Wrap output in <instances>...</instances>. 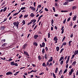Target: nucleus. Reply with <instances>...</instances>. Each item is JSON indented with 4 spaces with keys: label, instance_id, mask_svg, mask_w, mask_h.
I'll return each mask as SVG.
<instances>
[{
    "label": "nucleus",
    "instance_id": "nucleus-47",
    "mask_svg": "<svg viewBox=\"0 0 78 78\" xmlns=\"http://www.w3.org/2000/svg\"><path fill=\"white\" fill-rule=\"evenodd\" d=\"M53 11H54V12H55L56 10H55V8L54 7H53Z\"/></svg>",
    "mask_w": 78,
    "mask_h": 78
},
{
    "label": "nucleus",
    "instance_id": "nucleus-61",
    "mask_svg": "<svg viewBox=\"0 0 78 78\" xmlns=\"http://www.w3.org/2000/svg\"><path fill=\"white\" fill-rule=\"evenodd\" d=\"M15 66H18V64L17 63H15Z\"/></svg>",
    "mask_w": 78,
    "mask_h": 78
},
{
    "label": "nucleus",
    "instance_id": "nucleus-35",
    "mask_svg": "<svg viewBox=\"0 0 78 78\" xmlns=\"http://www.w3.org/2000/svg\"><path fill=\"white\" fill-rule=\"evenodd\" d=\"M66 39V37H64L63 38L62 42H64V41Z\"/></svg>",
    "mask_w": 78,
    "mask_h": 78
},
{
    "label": "nucleus",
    "instance_id": "nucleus-18",
    "mask_svg": "<svg viewBox=\"0 0 78 78\" xmlns=\"http://www.w3.org/2000/svg\"><path fill=\"white\" fill-rule=\"evenodd\" d=\"M42 53L43 54H44L45 53V49H44V48L42 49Z\"/></svg>",
    "mask_w": 78,
    "mask_h": 78
},
{
    "label": "nucleus",
    "instance_id": "nucleus-33",
    "mask_svg": "<svg viewBox=\"0 0 78 78\" xmlns=\"http://www.w3.org/2000/svg\"><path fill=\"white\" fill-rule=\"evenodd\" d=\"M66 19H65L63 22V24H65V23H66Z\"/></svg>",
    "mask_w": 78,
    "mask_h": 78
},
{
    "label": "nucleus",
    "instance_id": "nucleus-37",
    "mask_svg": "<svg viewBox=\"0 0 78 78\" xmlns=\"http://www.w3.org/2000/svg\"><path fill=\"white\" fill-rule=\"evenodd\" d=\"M68 4V2H65L64 3L63 5H66Z\"/></svg>",
    "mask_w": 78,
    "mask_h": 78
},
{
    "label": "nucleus",
    "instance_id": "nucleus-11",
    "mask_svg": "<svg viewBox=\"0 0 78 78\" xmlns=\"http://www.w3.org/2000/svg\"><path fill=\"white\" fill-rule=\"evenodd\" d=\"M58 70V68L56 67L55 70V73H57Z\"/></svg>",
    "mask_w": 78,
    "mask_h": 78
},
{
    "label": "nucleus",
    "instance_id": "nucleus-27",
    "mask_svg": "<svg viewBox=\"0 0 78 78\" xmlns=\"http://www.w3.org/2000/svg\"><path fill=\"white\" fill-rule=\"evenodd\" d=\"M38 58L39 60H41V59H42V58L41 57V56L40 55H39L38 57Z\"/></svg>",
    "mask_w": 78,
    "mask_h": 78
},
{
    "label": "nucleus",
    "instance_id": "nucleus-58",
    "mask_svg": "<svg viewBox=\"0 0 78 78\" xmlns=\"http://www.w3.org/2000/svg\"><path fill=\"white\" fill-rule=\"evenodd\" d=\"M51 24H53L54 22V21L53 20H52L51 21Z\"/></svg>",
    "mask_w": 78,
    "mask_h": 78
},
{
    "label": "nucleus",
    "instance_id": "nucleus-49",
    "mask_svg": "<svg viewBox=\"0 0 78 78\" xmlns=\"http://www.w3.org/2000/svg\"><path fill=\"white\" fill-rule=\"evenodd\" d=\"M22 17H23V15H22V14H21L19 17V18L20 19V18H22Z\"/></svg>",
    "mask_w": 78,
    "mask_h": 78
},
{
    "label": "nucleus",
    "instance_id": "nucleus-8",
    "mask_svg": "<svg viewBox=\"0 0 78 78\" xmlns=\"http://www.w3.org/2000/svg\"><path fill=\"white\" fill-rule=\"evenodd\" d=\"M77 54H78V50L75 51L74 53V55H76Z\"/></svg>",
    "mask_w": 78,
    "mask_h": 78
},
{
    "label": "nucleus",
    "instance_id": "nucleus-23",
    "mask_svg": "<svg viewBox=\"0 0 78 78\" xmlns=\"http://www.w3.org/2000/svg\"><path fill=\"white\" fill-rule=\"evenodd\" d=\"M44 58L47 59L48 58V57H47V55L45 54L44 55Z\"/></svg>",
    "mask_w": 78,
    "mask_h": 78
},
{
    "label": "nucleus",
    "instance_id": "nucleus-30",
    "mask_svg": "<svg viewBox=\"0 0 78 78\" xmlns=\"http://www.w3.org/2000/svg\"><path fill=\"white\" fill-rule=\"evenodd\" d=\"M34 45L35 46H37V43L34 42Z\"/></svg>",
    "mask_w": 78,
    "mask_h": 78
},
{
    "label": "nucleus",
    "instance_id": "nucleus-12",
    "mask_svg": "<svg viewBox=\"0 0 78 78\" xmlns=\"http://www.w3.org/2000/svg\"><path fill=\"white\" fill-rule=\"evenodd\" d=\"M24 53L25 55H26L27 56H29V54H28V53L26 51H24Z\"/></svg>",
    "mask_w": 78,
    "mask_h": 78
},
{
    "label": "nucleus",
    "instance_id": "nucleus-62",
    "mask_svg": "<svg viewBox=\"0 0 78 78\" xmlns=\"http://www.w3.org/2000/svg\"><path fill=\"white\" fill-rule=\"evenodd\" d=\"M0 29L1 30H3V28L2 26L1 27Z\"/></svg>",
    "mask_w": 78,
    "mask_h": 78
},
{
    "label": "nucleus",
    "instance_id": "nucleus-15",
    "mask_svg": "<svg viewBox=\"0 0 78 78\" xmlns=\"http://www.w3.org/2000/svg\"><path fill=\"white\" fill-rule=\"evenodd\" d=\"M37 37H38V35H36L34 36V38L35 39H36Z\"/></svg>",
    "mask_w": 78,
    "mask_h": 78
},
{
    "label": "nucleus",
    "instance_id": "nucleus-63",
    "mask_svg": "<svg viewBox=\"0 0 78 78\" xmlns=\"http://www.w3.org/2000/svg\"><path fill=\"white\" fill-rule=\"evenodd\" d=\"M72 15V12H71L69 13V16H71Z\"/></svg>",
    "mask_w": 78,
    "mask_h": 78
},
{
    "label": "nucleus",
    "instance_id": "nucleus-4",
    "mask_svg": "<svg viewBox=\"0 0 78 78\" xmlns=\"http://www.w3.org/2000/svg\"><path fill=\"white\" fill-rule=\"evenodd\" d=\"M70 57V56H69L67 58V59L66 60V64H68V63L69 62V61Z\"/></svg>",
    "mask_w": 78,
    "mask_h": 78
},
{
    "label": "nucleus",
    "instance_id": "nucleus-17",
    "mask_svg": "<svg viewBox=\"0 0 78 78\" xmlns=\"http://www.w3.org/2000/svg\"><path fill=\"white\" fill-rule=\"evenodd\" d=\"M72 42V41H69V46H71V43Z\"/></svg>",
    "mask_w": 78,
    "mask_h": 78
},
{
    "label": "nucleus",
    "instance_id": "nucleus-41",
    "mask_svg": "<svg viewBox=\"0 0 78 78\" xmlns=\"http://www.w3.org/2000/svg\"><path fill=\"white\" fill-rule=\"evenodd\" d=\"M32 66H33V67H36V65H34L33 63H32Z\"/></svg>",
    "mask_w": 78,
    "mask_h": 78
},
{
    "label": "nucleus",
    "instance_id": "nucleus-31",
    "mask_svg": "<svg viewBox=\"0 0 78 78\" xmlns=\"http://www.w3.org/2000/svg\"><path fill=\"white\" fill-rule=\"evenodd\" d=\"M63 50H64V48H63L62 49H61L60 51V53H61L62 52Z\"/></svg>",
    "mask_w": 78,
    "mask_h": 78
},
{
    "label": "nucleus",
    "instance_id": "nucleus-64",
    "mask_svg": "<svg viewBox=\"0 0 78 78\" xmlns=\"http://www.w3.org/2000/svg\"><path fill=\"white\" fill-rule=\"evenodd\" d=\"M76 75H78V70L77 71Z\"/></svg>",
    "mask_w": 78,
    "mask_h": 78
},
{
    "label": "nucleus",
    "instance_id": "nucleus-5",
    "mask_svg": "<svg viewBox=\"0 0 78 78\" xmlns=\"http://www.w3.org/2000/svg\"><path fill=\"white\" fill-rule=\"evenodd\" d=\"M53 57H51L50 58V59H49L48 61V62H51V61H53Z\"/></svg>",
    "mask_w": 78,
    "mask_h": 78
},
{
    "label": "nucleus",
    "instance_id": "nucleus-32",
    "mask_svg": "<svg viewBox=\"0 0 78 78\" xmlns=\"http://www.w3.org/2000/svg\"><path fill=\"white\" fill-rule=\"evenodd\" d=\"M7 9V8H6V7H5L3 10V12H5V11H6V10Z\"/></svg>",
    "mask_w": 78,
    "mask_h": 78
},
{
    "label": "nucleus",
    "instance_id": "nucleus-43",
    "mask_svg": "<svg viewBox=\"0 0 78 78\" xmlns=\"http://www.w3.org/2000/svg\"><path fill=\"white\" fill-rule=\"evenodd\" d=\"M62 30V31L61 34H63V33H64V29H63Z\"/></svg>",
    "mask_w": 78,
    "mask_h": 78
},
{
    "label": "nucleus",
    "instance_id": "nucleus-34",
    "mask_svg": "<svg viewBox=\"0 0 78 78\" xmlns=\"http://www.w3.org/2000/svg\"><path fill=\"white\" fill-rule=\"evenodd\" d=\"M66 44H67V43H66V42H65L63 43L62 45H66Z\"/></svg>",
    "mask_w": 78,
    "mask_h": 78
},
{
    "label": "nucleus",
    "instance_id": "nucleus-10",
    "mask_svg": "<svg viewBox=\"0 0 78 78\" xmlns=\"http://www.w3.org/2000/svg\"><path fill=\"white\" fill-rule=\"evenodd\" d=\"M34 14L33 13H31L30 14V16L32 17H34Z\"/></svg>",
    "mask_w": 78,
    "mask_h": 78
},
{
    "label": "nucleus",
    "instance_id": "nucleus-60",
    "mask_svg": "<svg viewBox=\"0 0 78 78\" xmlns=\"http://www.w3.org/2000/svg\"><path fill=\"white\" fill-rule=\"evenodd\" d=\"M1 59H2V60H5V59H6V58L4 57V58H2L1 57Z\"/></svg>",
    "mask_w": 78,
    "mask_h": 78
},
{
    "label": "nucleus",
    "instance_id": "nucleus-2",
    "mask_svg": "<svg viewBox=\"0 0 78 78\" xmlns=\"http://www.w3.org/2000/svg\"><path fill=\"white\" fill-rule=\"evenodd\" d=\"M58 38L57 37L55 36L53 40L54 41H55V44H56V43H57L58 42Z\"/></svg>",
    "mask_w": 78,
    "mask_h": 78
},
{
    "label": "nucleus",
    "instance_id": "nucleus-26",
    "mask_svg": "<svg viewBox=\"0 0 78 78\" xmlns=\"http://www.w3.org/2000/svg\"><path fill=\"white\" fill-rule=\"evenodd\" d=\"M19 72H20L19 71L16 72L14 74V75H15V76H16V75H17V73H19Z\"/></svg>",
    "mask_w": 78,
    "mask_h": 78
},
{
    "label": "nucleus",
    "instance_id": "nucleus-55",
    "mask_svg": "<svg viewBox=\"0 0 78 78\" xmlns=\"http://www.w3.org/2000/svg\"><path fill=\"white\" fill-rule=\"evenodd\" d=\"M53 65V63H52L51 62L50 64L49 65V66H52Z\"/></svg>",
    "mask_w": 78,
    "mask_h": 78
},
{
    "label": "nucleus",
    "instance_id": "nucleus-13",
    "mask_svg": "<svg viewBox=\"0 0 78 78\" xmlns=\"http://www.w3.org/2000/svg\"><path fill=\"white\" fill-rule=\"evenodd\" d=\"M6 45H7V43H5L4 44H3L2 46V47H5V46H6Z\"/></svg>",
    "mask_w": 78,
    "mask_h": 78
},
{
    "label": "nucleus",
    "instance_id": "nucleus-36",
    "mask_svg": "<svg viewBox=\"0 0 78 78\" xmlns=\"http://www.w3.org/2000/svg\"><path fill=\"white\" fill-rule=\"evenodd\" d=\"M23 23V25H25V20H23L22 22Z\"/></svg>",
    "mask_w": 78,
    "mask_h": 78
},
{
    "label": "nucleus",
    "instance_id": "nucleus-20",
    "mask_svg": "<svg viewBox=\"0 0 78 78\" xmlns=\"http://www.w3.org/2000/svg\"><path fill=\"white\" fill-rule=\"evenodd\" d=\"M48 34V38H50V32H49Z\"/></svg>",
    "mask_w": 78,
    "mask_h": 78
},
{
    "label": "nucleus",
    "instance_id": "nucleus-39",
    "mask_svg": "<svg viewBox=\"0 0 78 78\" xmlns=\"http://www.w3.org/2000/svg\"><path fill=\"white\" fill-rule=\"evenodd\" d=\"M67 69H66L64 71L63 73H66V72H67Z\"/></svg>",
    "mask_w": 78,
    "mask_h": 78
},
{
    "label": "nucleus",
    "instance_id": "nucleus-25",
    "mask_svg": "<svg viewBox=\"0 0 78 78\" xmlns=\"http://www.w3.org/2000/svg\"><path fill=\"white\" fill-rule=\"evenodd\" d=\"M61 12H68V11L62 10L61 11Z\"/></svg>",
    "mask_w": 78,
    "mask_h": 78
},
{
    "label": "nucleus",
    "instance_id": "nucleus-9",
    "mask_svg": "<svg viewBox=\"0 0 78 78\" xmlns=\"http://www.w3.org/2000/svg\"><path fill=\"white\" fill-rule=\"evenodd\" d=\"M10 64L11 66H14L15 65V63H14V62H11Z\"/></svg>",
    "mask_w": 78,
    "mask_h": 78
},
{
    "label": "nucleus",
    "instance_id": "nucleus-51",
    "mask_svg": "<svg viewBox=\"0 0 78 78\" xmlns=\"http://www.w3.org/2000/svg\"><path fill=\"white\" fill-rule=\"evenodd\" d=\"M5 41H6V40L5 39H3L1 41H2V42H5Z\"/></svg>",
    "mask_w": 78,
    "mask_h": 78
},
{
    "label": "nucleus",
    "instance_id": "nucleus-54",
    "mask_svg": "<svg viewBox=\"0 0 78 78\" xmlns=\"http://www.w3.org/2000/svg\"><path fill=\"white\" fill-rule=\"evenodd\" d=\"M41 6H42L41 5H39L37 7L38 8H41Z\"/></svg>",
    "mask_w": 78,
    "mask_h": 78
},
{
    "label": "nucleus",
    "instance_id": "nucleus-16",
    "mask_svg": "<svg viewBox=\"0 0 78 78\" xmlns=\"http://www.w3.org/2000/svg\"><path fill=\"white\" fill-rule=\"evenodd\" d=\"M47 65L45 64V63L44 62L42 64V66L44 67H46Z\"/></svg>",
    "mask_w": 78,
    "mask_h": 78
},
{
    "label": "nucleus",
    "instance_id": "nucleus-45",
    "mask_svg": "<svg viewBox=\"0 0 78 78\" xmlns=\"http://www.w3.org/2000/svg\"><path fill=\"white\" fill-rule=\"evenodd\" d=\"M18 14H19L18 13H15L13 14V16H16V15H17Z\"/></svg>",
    "mask_w": 78,
    "mask_h": 78
},
{
    "label": "nucleus",
    "instance_id": "nucleus-59",
    "mask_svg": "<svg viewBox=\"0 0 78 78\" xmlns=\"http://www.w3.org/2000/svg\"><path fill=\"white\" fill-rule=\"evenodd\" d=\"M70 18H71L70 17H69L68 18L67 20L68 22H69V21L70 20Z\"/></svg>",
    "mask_w": 78,
    "mask_h": 78
},
{
    "label": "nucleus",
    "instance_id": "nucleus-46",
    "mask_svg": "<svg viewBox=\"0 0 78 78\" xmlns=\"http://www.w3.org/2000/svg\"><path fill=\"white\" fill-rule=\"evenodd\" d=\"M44 10L46 11H47V12L48 11V9L47 8H45L44 9Z\"/></svg>",
    "mask_w": 78,
    "mask_h": 78
},
{
    "label": "nucleus",
    "instance_id": "nucleus-7",
    "mask_svg": "<svg viewBox=\"0 0 78 78\" xmlns=\"http://www.w3.org/2000/svg\"><path fill=\"white\" fill-rule=\"evenodd\" d=\"M27 44H24L23 48V49H25L26 48H27Z\"/></svg>",
    "mask_w": 78,
    "mask_h": 78
},
{
    "label": "nucleus",
    "instance_id": "nucleus-56",
    "mask_svg": "<svg viewBox=\"0 0 78 78\" xmlns=\"http://www.w3.org/2000/svg\"><path fill=\"white\" fill-rule=\"evenodd\" d=\"M75 57V55H73L72 57H71V59H72Z\"/></svg>",
    "mask_w": 78,
    "mask_h": 78
},
{
    "label": "nucleus",
    "instance_id": "nucleus-14",
    "mask_svg": "<svg viewBox=\"0 0 78 78\" xmlns=\"http://www.w3.org/2000/svg\"><path fill=\"white\" fill-rule=\"evenodd\" d=\"M56 50L57 51H58L59 50V47H56Z\"/></svg>",
    "mask_w": 78,
    "mask_h": 78
},
{
    "label": "nucleus",
    "instance_id": "nucleus-28",
    "mask_svg": "<svg viewBox=\"0 0 78 78\" xmlns=\"http://www.w3.org/2000/svg\"><path fill=\"white\" fill-rule=\"evenodd\" d=\"M42 47H45V43L44 42H43L42 43Z\"/></svg>",
    "mask_w": 78,
    "mask_h": 78
},
{
    "label": "nucleus",
    "instance_id": "nucleus-29",
    "mask_svg": "<svg viewBox=\"0 0 78 78\" xmlns=\"http://www.w3.org/2000/svg\"><path fill=\"white\" fill-rule=\"evenodd\" d=\"M62 70H61L60 71H59V73H58V74H59V75H60V73H61H61H62Z\"/></svg>",
    "mask_w": 78,
    "mask_h": 78
},
{
    "label": "nucleus",
    "instance_id": "nucleus-40",
    "mask_svg": "<svg viewBox=\"0 0 78 78\" xmlns=\"http://www.w3.org/2000/svg\"><path fill=\"white\" fill-rule=\"evenodd\" d=\"M28 16V15H25L24 16V18H27Z\"/></svg>",
    "mask_w": 78,
    "mask_h": 78
},
{
    "label": "nucleus",
    "instance_id": "nucleus-52",
    "mask_svg": "<svg viewBox=\"0 0 78 78\" xmlns=\"http://www.w3.org/2000/svg\"><path fill=\"white\" fill-rule=\"evenodd\" d=\"M72 74V73L70 71L69 72V75L70 76V75H71Z\"/></svg>",
    "mask_w": 78,
    "mask_h": 78
},
{
    "label": "nucleus",
    "instance_id": "nucleus-57",
    "mask_svg": "<svg viewBox=\"0 0 78 78\" xmlns=\"http://www.w3.org/2000/svg\"><path fill=\"white\" fill-rule=\"evenodd\" d=\"M73 65H75V64H76V61L74 62L73 63Z\"/></svg>",
    "mask_w": 78,
    "mask_h": 78
},
{
    "label": "nucleus",
    "instance_id": "nucleus-24",
    "mask_svg": "<svg viewBox=\"0 0 78 78\" xmlns=\"http://www.w3.org/2000/svg\"><path fill=\"white\" fill-rule=\"evenodd\" d=\"M76 6H74L72 7V9H76Z\"/></svg>",
    "mask_w": 78,
    "mask_h": 78
},
{
    "label": "nucleus",
    "instance_id": "nucleus-1",
    "mask_svg": "<svg viewBox=\"0 0 78 78\" xmlns=\"http://www.w3.org/2000/svg\"><path fill=\"white\" fill-rule=\"evenodd\" d=\"M13 25H14V26L15 25V27H16L17 28H18L19 27V23L18 22H15L13 23Z\"/></svg>",
    "mask_w": 78,
    "mask_h": 78
},
{
    "label": "nucleus",
    "instance_id": "nucleus-6",
    "mask_svg": "<svg viewBox=\"0 0 78 78\" xmlns=\"http://www.w3.org/2000/svg\"><path fill=\"white\" fill-rule=\"evenodd\" d=\"M30 8L32 10V11H35V10H36V9H35L34 7H33L30 6L29 8V9H30Z\"/></svg>",
    "mask_w": 78,
    "mask_h": 78
},
{
    "label": "nucleus",
    "instance_id": "nucleus-3",
    "mask_svg": "<svg viewBox=\"0 0 78 78\" xmlns=\"http://www.w3.org/2000/svg\"><path fill=\"white\" fill-rule=\"evenodd\" d=\"M12 74V73L10 71L6 73V75H11Z\"/></svg>",
    "mask_w": 78,
    "mask_h": 78
},
{
    "label": "nucleus",
    "instance_id": "nucleus-42",
    "mask_svg": "<svg viewBox=\"0 0 78 78\" xmlns=\"http://www.w3.org/2000/svg\"><path fill=\"white\" fill-rule=\"evenodd\" d=\"M63 62H64V61H63V60H62L60 62V64H61V65H62Z\"/></svg>",
    "mask_w": 78,
    "mask_h": 78
},
{
    "label": "nucleus",
    "instance_id": "nucleus-38",
    "mask_svg": "<svg viewBox=\"0 0 78 78\" xmlns=\"http://www.w3.org/2000/svg\"><path fill=\"white\" fill-rule=\"evenodd\" d=\"M26 8V7H22L21 8V9H22V10H23L24 9H25Z\"/></svg>",
    "mask_w": 78,
    "mask_h": 78
},
{
    "label": "nucleus",
    "instance_id": "nucleus-22",
    "mask_svg": "<svg viewBox=\"0 0 78 78\" xmlns=\"http://www.w3.org/2000/svg\"><path fill=\"white\" fill-rule=\"evenodd\" d=\"M64 58V57L63 56V57H62L61 58H60V60H59V61H62V59H63V58Z\"/></svg>",
    "mask_w": 78,
    "mask_h": 78
},
{
    "label": "nucleus",
    "instance_id": "nucleus-19",
    "mask_svg": "<svg viewBox=\"0 0 78 78\" xmlns=\"http://www.w3.org/2000/svg\"><path fill=\"white\" fill-rule=\"evenodd\" d=\"M76 16H74L73 18V21H74V20H76Z\"/></svg>",
    "mask_w": 78,
    "mask_h": 78
},
{
    "label": "nucleus",
    "instance_id": "nucleus-21",
    "mask_svg": "<svg viewBox=\"0 0 78 78\" xmlns=\"http://www.w3.org/2000/svg\"><path fill=\"white\" fill-rule=\"evenodd\" d=\"M73 1H74V0H66V2H73Z\"/></svg>",
    "mask_w": 78,
    "mask_h": 78
},
{
    "label": "nucleus",
    "instance_id": "nucleus-53",
    "mask_svg": "<svg viewBox=\"0 0 78 78\" xmlns=\"http://www.w3.org/2000/svg\"><path fill=\"white\" fill-rule=\"evenodd\" d=\"M34 20H36L34 19V20H31V22L32 23H33V22H34Z\"/></svg>",
    "mask_w": 78,
    "mask_h": 78
},
{
    "label": "nucleus",
    "instance_id": "nucleus-48",
    "mask_svg": "<svg viewBox=\"0 0 78 78\" xmlns=\"http://www.w3.org/2000/svg\"><path fill=\"white\" fill-rule=\"evenodd\" d=\"M53 76L54 78H56V76H55V74L54 73H53Z\"/></svg>",
    "mask_w": 78,
    "mask_h": 78
},
{
    "label": "nucleus",
    "instance_id": "nucleus-50",
    "mask_svg": "<svg viewBox=\"0 0 78 78\" xmlns=\"http://www.w3.org/2000/svg\"><path fill=\"white\" fill-rule=\"evenodd\" d=\"M45 50L47 51L48 50V48H47V47H46L45 48Z\"/></svg>",
    "mask_w": 78,
    "mask_h": 78
},
{
    "label": "nucleus",
    "instance_id": "nucleus-44",
    "mask_svg": "<svg viewBox=\"0 0 78 78\" xmlns=\"http://www.w3.org/2000/svg\"><path fill=\"white\" fill-rule=\"evenodd\" d=\"M74 70H73V68H72L71 69V72H72V73H73V72Z\"/></svg>",
    "mask_w": 78,
    "mask_h": 78
}]
</instances>
